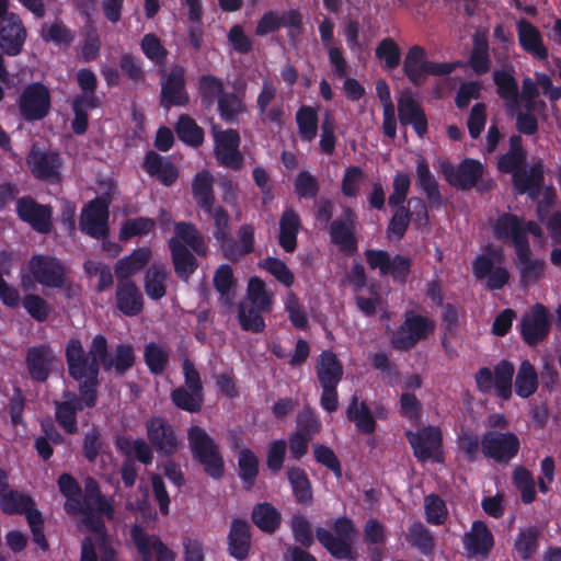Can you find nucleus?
Returning a JSON list of instances; mask_svg holds the SVG:
<instances>
[{"mask_svg":"<svg viewBox=\"0 0 561 561\" xmlns=\"http://www.w3.org/2000/svg\"><path fill=\"white\" fill-rule=\"evenodd\" d=\"M115 306L122 314L130 318L144 311V295L135 282L117 280Z\"/></svg>","mask_w":561,"mask_h":561,"instance_id":"28","label":"nucleus"},{"mask_svg":"<svg viewBox=\"0 0 561 561\" xmlns=\"http://www.w3.org/2000/svg\"><path fill=\"white\" fill-rule=\"evenodd\" d=\"M34 279L49 288H61L66 283V272L60 261L53 256L37 254L28 263Z\"/></svg>","mask_w":561,"mask_h":561,"instance_id":"23","label":"nucleus"},{"mask_svg":"<svg viewBox=\"0 0 561 561\" xmlns=\"http://www.w3.org/2000/svg\"><path fill=\"white\" fill-rule=\"evenodd\" d=\"M15 213L18 218L27 224L34 231L48 234L53 230V207L41 204L31 195L16 199Z\"/></svg>","mask_w":561,"mask_h":561,"instance_id":"17","label":"nucleus"},{"mask_svg":"<svg viewBox=\"0 0 561 561\" xmlns=\"http://www.w3.org/2000/svg\"><path fill=\"white\" fill-rule=\"evenodd\" d=\"M301 228L299 214L287 207L279 218L278 244L286 253H293L297 249V237Z\"/></svg>","mask_w":561,"mask_h":561,"instance_id":"38","label":"nucleus"},{"mask_svg":"<svg viewBox=\"0 0 561 561\" xmlns=\"http://www.w3.org/2000/svg\"><path fill=\"white\" fill-rule=\"evenodd\" d=\"M110 204L106 197H95L85 204L81 211L80 230L98 240L107 238Z\"/></svg>","mask_w":561,"mask_h":561,"instance_id":"16","label":"nucleus"},{"mask_svg":"<svg viewBox=\"0 0 561 561\" xmlns=\"http://www.w3.org/2000/svg\"><path fill=\"white\" fill-rule=\"evenodd\" d=\"M252 548V533L248 520L233 518L227 536V551L238 561L249 558Z\"/></svg>","mask_w":561,"mask_h":561,"instance_id":"26","label":"nucleus"},{"mask_svg":"<svg viewBox=\"0 0 561 561\" xmlns=\"http://www.w3.org/2000/svg\"><path fill=\"white\" fill-rule=\"evenodd\" d=\"M286 477L296 503L302 506L311 505L313 490L306 470L299 466H290L286 470Z\"/></svg>","mask_w":561,"mask_h":561,"instance_id":"41","label":"nucleus"},{"mask_svg":"<svg viewBox=\"0 0 561 561\" xmlns=\"http://www.w3.org/2000/svg\"><path fill=\"white\" fill-rule=\"evenodd\" d=\"M398 117L401 125H411L420 138H423L428 130L426 114L411 95H404L399 99Z\"/></svg>","mask_w":561,"mask_h":561,"instance_id":"32","label":"nucleus"},{"mask_svg":"<svg viewBox=\"0 0 561 561\" xmlns=\"http://www.w3.org/2000/svg\"><path fill=\"white\" fill-rule=\"evenodd\" d=\"M493 82L496 87V93L505 103L510 114L519 108V88L513 70H494Z\"/></svg>","mask_w":561,"mask_h":561,"instance_id":"36","label":"nucleus"},{"mask_svg":"<svg viewBox=\"0 0 561 561\" xmlns=\"http://www.w3.org/2000/svg\"><path fill=\"white\" fill-rule=\"evenodd\" d=\"M512 182L517 194H528L531 201H536L545 183L543 162L538 160L528 170L523 169L519 172H515Z\"/></svg>","mask_w":561,"mask_h":561,"instance_id":"29","label":"nucleus"},{"mask_svg":"<svg viewBox=\"0 0 561 561\" xmlns=\"http://www.w3.org/2000/svg\"><path fill=\"white\" fill-rule=\"evenodd\" d=\"M185 68L181 65L172 66L160 79V106L170 110L173 106H186L190 95L186 90Z\"/></svg>","mask_w":561,"mask_h":561,"instance_id":"18","label":"nucleus"},{"mask_svg":"<svg viewBox=\"0 0 561 561\" xmlns=\"http://www.w3.org/2000/svg\"><path fill=\"white\" fill-rule=\"evenodd\" d=\"M456 68L451 62H435L426 59V51L420 45L409 48L403 60V72L409 81L421 87L426 76H448Z\"/></svg>","mask_w":561,"mask_h":561,"instance_id":"7","label":"nucleus"},{"mask_svg":"<svg viewBox=\"0 0 561 561\" xmlns=\"http://www.w3.org/2000/svg\"><path fill=\"white\" fill-rule=\"evenodd\" d=\"M26 30L16 13H10L0 23V48L8 56L21 54L26 41Z\"/></svg>","mask_w":561,"mask_h":561,"instance_id":"24","label":"nucleus"},{"mask_svg":"<svg viewBox=\"0 0 561 561\" xmlns=\"http://www.w3.org/2000/svg\"><path fill=\"white\" fill-rule=\"evenodd\" d=\"M489 44L485 37L476 35L473 37V48L469 57V66L478 75L482 76L490 70Z\"/></svg>","mask_w":561,"mask_h":561,"instance_id":"64","label":"nucleus"},{"mask_svg":"<svg viewBox=\"0 0 561 561\" xmlns=\"http://www.w3.org/2000/svg\"><path fill=\"white\" fill-rule=\"evenodd\" d=\"M224 81L211 75H202L197 81V95L204 110L210 111L225 93Z\"/></svg>","mask_w":561,"mask_h":561,"instance_id":"44","label":"nucleus"},{"mask_svg":"<svg viewBox=\"0 0 561 561\" xmlns=\"http://www.w3.org/2000/svg\"><path fill=\"white\" fill-rule=\"evenodd\" d=\"M65 357L68 375L73 380L92 378L91 369L95 373V388H99L100 368L104 371H115L123 376L131 369L136 362L134 346L130 343H119L114 348V354L108 352V343L104 335L96 334L91 342L89 356L78 339H70L65 348Z\"/></svg>","mask_w":561,"mask_h":561,"instance_id":"1","label":"nucleus"},{"mask_svg":"<svg viewBox=\"0 0 561 561\" xmlns=\"http://www.w3.org/2000/svg\"><path fill=\"white\" fill-rule=\"evenodd\" d=\"M130 539L140 561H174L175 553L156 535H150L139 524L130 528Z\"/></svg>","mask_w":561,"mask_h":561,"instance_id":"20","label":"nucleus"},{"mask_svg":"<svg viewBox=\"0 0 561 561\" xmlns=\"http://www.w3.org/2000/svg\"><path fill=\"white\" fill-rule=\"evenodd\" d=\"M175 275L187 280L198 268L195 256L205 257L208 245L195 224L191 221L174 222V237L168 241Z\"/></svg>","mask_w":561,"mask_h":561,"instance_id":"2","label":"nucleus"},{"mask_svg":"<svg viewBox=\"0 0 561 561\" xmlns=\"http://www.w3.org/2000/svg\"><path fill=\"white\" fill-rule=\"evenodd\" d=\"M213 284L219 294L220 305L231 306L234 298L236 279L233 270L229 264H221L217 267L213 277Z\"/></svg>","mask_w":561,"mask_h":561,"instance_id":"51","label":"nucleus"},{"mask_svg":"<svg viewBox=\"0 0 561 561\" xmlns=\"http://www.w3.org/2000/svg\"><path fill=\"white\" fill-rule=\"evenodd\" d=\"M188 449L193 460L204 473L213 480H221L225 476V459L219 444L199 425H191L186 431Z\"/></svg>","mask_w":561,"mask_h":561,"instance_id":"4","label":"nucleus"},{"mask_svg":"<svg viewBox=\"0 0 561 561\" xmlns=\"http://www.w3.org/2000/svg\"><path fill=\"white\" fill-rule=\"evenodd\" d=\"M520 336L529 346L543 342L551 330V314L547 307L536 302L520 319Z\"/></svg>","mask_w":561,"mask_h":561,"instance_id":"21","label":"nucleus"},{"mask_svg":"<svg viewBox=\"0 0 561 561\" xmlns=\"http://www.w3.org/2000/svg\"><path fill=\"white\" fill-rule=\"evenodd\" d=\"M346 417L356 425L362 434L370 435L376 431L377 423L371 410L365 401L359 402L355 394L347 405Z\"/></svg>","mask_w":561,"mask_h":561,"instance_id":"43","label":"nucleus"},{"mask_svg":"<svg viewBox=\"0 0 561 561\" xmlns=\"http://www.w3.org/2000/svg\"><path fill=\"white\" fill-rule=\"evenodd\" d=\"M0 508L7 515H25L26 519L31 512L38 511L32 496L16 490H7L0 495Z\"/></svg>","mask_w":561,"mask_h":561,"instance_id":"45","label":"nucleus"},{"mask_svg":"<svg viewBox=\"0 0 561 561\" xmlns=\"http://www.w3.org/2000/svg\"><path fill=\"white\" fill-rule=\"evenodd\" d=\"M83 44L80 49V58L84 62H91L99 58L102 42L94 23L89 20L83 27Z\"/></svg>","mask_w":561,"mask_h":561,"instance_id":"63","label":"nucleus"},{"mask_svg":"<svg viewBox=\"0 0 561 561\" xmlns=\"http://www.w3.org/2000/svg\"><path fill=\"white\" fill-rule=\"evenodd\" d=\"M151 259V250L147 247L135 249L129 255L119 259L114 265L117 280L134 282L131 276L144 270Z\"/></svg>","mask_w":561,"mask_h":561,"instance_id":"39","label":"nucleus"},{"mask_svg":"<svg viewBox=\"0 0 561 561\" xmlns=\"http://www.w3.org/2000/svg\"><path fill=\"white\" fill-rule=\"evenodd\" d=\"M170 399L176 409L194 414L202 411L205 393L201 390L179 386L171 391Z\"/></svg>","mask_w":561,"mask_h":561,"instance_id":"49","label":"nucleus"},{"mask_svg":"<svg viewBox=\"0 0 561 561\" xmlns=\"http://www.w3.org/2000/svg\"><path fill=\"white\" fill-rule=\"evenodd\" d=\"M214 154L217 162L232 171H240L244 165V156L240 151L241 137L237 129L213 130Z\"/></svg>","mask_w":561,"mask_h":561,"instance_id":"15","label":"nucleus"},{"mask_svg":"<svg viewBox=\"0 0 561 561\" xmlns=\"http://www.w3.org/2000/svg\"><path fill=\"white\" fill-rule=\"evenodd\" d=\"M156 225V220L150 217L126 219L119 229L118 239L126 242L134 237L147 236L154 230Z\"/></svg>","mask_w":561,"mask_h":561,"instance_id":"62","label":"nucleus"},{"mask_svg":"<svg viewBox=\"0 0 561 561\" xmlns=\"http://www.w3.org/2000/svg\"><path fill=\"white\" fill-rule=\"evenodd\" d=\"M333 535L329 529L317 527L314 535L319 543L336 560L354 561L357 557L353 549V537L356 533L353 520L346 516L334 520Z\"/></svg>","mask_w":561,"mask_h":561,"instance_id":"5","label":"nucleus"},{"mask_svg":"<svg viewBox=\"0 0 561 561\" xmlns=\"http://www.w3.org/2000/svg\"><path fill=\"white\" fill-rule=\"evenodd\" d=\"M260 473V461L250 448H242L238 454V477L245 490H252Z\"/></svg>","mask_w":561,"mask_h":561,"instance_id":"50","label":"nucleus"},{"mask_svg":"<svg viewBox=\"0 0 561 561\" xmlns=\"http://www.w3.org/2000/svg\"><path fill=\"white\" fill-rule=\"evenodd\" d=\"M540 531L537 527L530 526L519 529L515 541L514 549L523 561L530 560L539 548Z\"/></svg>","mask_w":561,"mask_h":561,"instance_id":"59","label":"nucleus"},{"mask_svg":"<svg viewBox=\"0 0 561 561\" xmlns=\"http://www.w3.org/2000/svg\"><path fill=\"white\" fill-rule=\"evenodd\" d=\"M320 38L323 46L327 48L330 65L334 75L337 78H345L347 76V62L343 55L341 46H333L334 37V23L330 18H324L319 24Z\"/></svg>","mask_w":561,"mask_h":561,"instance_id":"33","label":"nucleus"},{"mask_svg":"<svg viewBox=\"0 0 561 561\" xmlns=\"http://www.w3.org/2000/svg\"><path fill=\"white\" fill-rule=\"evenodd\" d=\"M21 117L25 122L44 119L51 107L49 89L42 82H33L26 85L18 100Z\"/></svg>","mask_w":561,"mask_h":561,"instance_id":"13","label":"nucleus"},{"mask_svg":"<svg viewBox=\"0 0 561 561\" xmlns=\"http://www.w3.org/2000/svg\"><path fill=\"white\" fill-rule=\"evenodd\" d=\"M251 519L261 531L272 535L282 524V514L271 503L262 502L253 506Z\"/></svg>","mask_w":561,"mask_h":561,"instance_id":"46","label":"nucleus"},{"mask_svg":"<svg viewBox=\"0 0 561 561\" xmlns=\"http://www.w3.org/2000/svg\"><path fill=\"white\" fill-rule=\"evenodd\" d=\"M142 54L159 68L167 64L169 51L154 33H147L140 41Z\"/></svg>","mask_w":561,"mask_h":561,"instance_id":"61","label":"nucleus"},{"mask_svg":"<svg viewBox=\"0 0 561 561\" xmlns=\"http://www.w3.org/2000/svg\"><path fill=\"white\" fill-rule=\"evenodd\" d=\"M443 174L448 184L457 190L467 191L474 187L483 175V165L474 159H463L457 167L444 162Z\"/></svg>","mask_w":561,"mask_h":561,"instance_id":"22","label":"nucleus"},{"mask_svg":"<svg viewBox=\"0 0 561 561\" xmlns=\"http://www.w3.org/2000/svg\"><path fill=\"white\" fill-rule=\"evenodd\" d=\"M168 272L162 263H153L147 271L144 278V288L147 296L152 300H160L167 294Z\"/></svg>","mask_w":561,"mask_h":561,"instance_id":"52","label":"nucleus"},{"mask_svg":"<svg viewBox=\"0 0 561 561\" xmlns=\"http://www.w3.org/2000/svg\"><path fill=\"white\" fill-rule=\"evenodd\" d=\"M192 194L202 210H209L215 204L214 180L208 171L196 173L192 182Z\"/></svg>","mask_w":561,"mask_h":561,"instance_id":"53","label":"nucleus"},{"mask_svg":"<svg viewBox=\"0 0 561 561\" xmlns=\"http://www.w3.org/2000/svg\"><path fill=\"white\" fill-rule=\"evenodd\" d=\"M408 542L422 554L430 556L435 548V539L430 529L420 520L413 522L407 535Z\"/></svg>","mask_w":561,"mask_h":561,"instance_id":"60","label":"nucleus"},{"mask_svg":"<svg viewBox=\"0 0 561 561\" xmlns=\"http://www.w3.org/2000/svg\"><path fill=\"white\" fill-rule=\"evenodd\" d=\"M26 164L34 179L50 183L61 180L62 159L56 151L42 150L33 145L26 156Z\"/></svg>","mask_w":561,"mask_h":561,"instance_id":"19","label":"nucleus"},{"mask_svg":"<svg viewBox=\"0 0 561 561\" xmlns=\"http://www.w3.org/2000/svg\"><path fill=\"white\" fill-rule=\"evenodd\" d=\"M146 435L152 449L162 457L174 456L182 447V439L173 424L165 417L153 415L145 423Z\"/></svg>","mask_w":561,"mask_h":561,"instance_id":"9","label":"nucleus"},{"mask_svg":"<svg viewBox=\"0 0 561 561\" xmlns=\"http://www.w3.org/2000/svg\"><path fill=\"white\" fill-rule=\"evenodd\" d=\"M415 172L416 186L426 195L431 207L439 208L443 206L444 199L439 192V184L423 157L417 159Z\"/></svg>","mask_w":561,"mask_h":561,"instance_id":"40","label":"nucleus"},{"mask_svg":"<svg viewBox=\"0 0 561 561\" xmlns=\"http://www.w3.org/2000/svg\"><path fill=\"white\" fill-rule=\"evenodd\" d=\"M515 393L523 399L533 396L538 389V374L529 360H524L515 378Z\"/></svg>","mask_w":561,"mask_h":561,"instance_id":"56","label":"nucleus"},{"mask_svg":"<svg viewBox=\"0 0 561 561\" xmlns=\"http://www.w3.org/2000/svg\"><path fill=\"white\" fill-rule=\"evenodd\" d=\"M520 284L526 287L537 283L545 274L546 262L543 259H534L530 244L527 243L515 250Z\"/></svg>","mask_w":561,"mask_h":561,"instance_id":"34","label":"nucleus"},{"mask_svg":"<svg viewBox=\"0 0 561 561\" xmlns=\"http://www.w3.org/2000/svg\"><path fill=\"white\" fill-rule=\"evenodd\" d=\"M434 322L428 318L409 311L405 313L404 321L392 333L390 339L391 346L399 352L410 351L420 341L427 339L434 331Z\"/></svg>","mask_w":561,"mask_h":561,"instance_id":"8","label":"nucleus"},{"mask_svg":"<svg viewBox=\"0 0 561 561\" xmlns=\"http://www.w3.org/2000/svg\"><path fill=\"white\" fill-rule=\"evenodd\" d=\"M492 230L495 239L511 240L515 250L529 243L526 230L524 229V219L515 214H501L493 224Z\"/></svg>","mask_w":561,"mask_h":561,"instance_id":"27","label":"nucleus"},{"mask_svg":"<svg viewBox=\"0 0 561 561\" xmlns=\"http://www.w3.org/2000/svg\"><path fill=\"white\" fill-rule=\"evenodd\" d=\"M314 369L320 386H339L344 374L341 360L331 350L319 354Z\"/></svg>","mask_w":561,"mask_h":561,"instance_id":"35","label":"nucleus"},{"mask_svg":"<svg viewBox=\"0 0 561 561\" xmlns=\"http://www.w3.org/2000/svg\"><path fill=\"white\" fill-rule=\"evenodd\" d=\"M144 362L153 376L162 375L170 362V352L156 342H149L144 347Z\"/></svg>","mask_w":561,"mask_h":561,"instance_id":"57","label":"nucleus"},{"mask_svg":"<svg viewBox=\"0 0 561 561\" xmlns=\"http://www.w3.org/2000/svg\"><path fill=\"white\" fill-rule=\"evenodd\" d=\"M517 35L520 47L537 59L545 60L549 56L548 48L542 42L540 31L528 20L517 22Z\"/></svg>","mask_w":561,"mask_h":561,"instance_id":"37","label":"nucleus"},{"mask_svg":"<svg viewBox=\"0 0 561 561\" xmlns=\"http://www.w3.org/2000/svg\"><path fill=\"white\" fill-rule=\"evenodd\" d=\"M328 227L330 242L337 247L342 253L352 256L357 252V215L353 208L343 206L342 215L333 219Z\"/></svg>","mask_w":561,"mask_h":561,"instance_id":"12","label":"nucleus"},{"mask_svg":"<svg viewBox=\"0 0 561 561\" xmlns=\"http://www.w3.org/2000/svg\"><path fill=\"white\" fill-rule=\"evenodd\" d=\"M486 254H479L472 262V273L478 280H485L488 290H500L510 282L508 270L501 263L504 252L501 248L489 247Z\"/></svg>","mask_w":561,"mask_h":561,"instance_id":"6","label":"nucleus"},{"mask_svg":"<svg viewBox=\"0 0 561 561\" xmlns=\"http://www.w3.org/2000/svg\"><path fill=\"white\" fill-rule=\"evenodd\" d=\"M405 437L410 443L414 457L425 462L433 460L434 462L442 463L443 456V434L437 426H425L417 432L407 431Z\"/></svg>","mask_w":561,"mask_h":561,"instance_id":"14","label":"nucleus"},{"mask_svg":"<svg viewBox=\"0 0 561 561\" xmlns=\"http://www.w3.org/2000/svg\"><path fill=\"white\" fill-rule=\"evenodd\" d=\"M91 374L92 378L76 380L79 394L65 390L62 392V400L54 401L55 421L66 434H77L79 431L78 412L83 411L84 408L92 409L98 403L99 393L95 388V373L93 368Z\"/></svg>","mask_w":561,"mask_h":561,"instance_id":"3","label":"nucleus"},{"mask_svg":"<svg viewBox=\"0 0 561 561\" xmlns=\"http://www.w3.org/2000/svg\"><path fill=\"white\" fill-rule=\"evenodd\" d=\"M469 557H488L494 547V536L483 520H473L471 528L462 538Z\"/></svg>","mask_w":561,"mask_h":561,"instance_id":"31","label":"nucleus"},{"mask_svg":"<svg viewBox=\"0 0 561 561\" xmlns=\"http://www.w3.org/2000/svg\"><path fill=\"white\" fill-rule=\"evenodd\" d=\"M508 150L502 154L497 160V169L502 173L515 174L523 170L526 160L527 151L523 146V139L520 135H512L508 140Z\"/></svg>","mask_w":561,"mask_h":561,"instance_id":"42","label":"nucleus"},{"mask_svg":"<svg viewBox=\"0 0 561 561\" xmlns=\"http://www.w3.org/2000/svg\"><path fill=\"white\" fill-rule=\"evenodd\" d=\"M217 112L225 123L238 124L240 116L247 112L243 95L226 91L217 102Z\"/></svg>","mask_w":561,"mask_h":561,"instance_id":"48","label":"nucleus"},{"mask_svg":"<svg viewBox=\"0 0 561 561\" xmlns=\"http://www.w3.org/2000/svg\"><path fill=\"white\" fill-rule=\"evenodd\" d=\"M263 313L266 312L247 302H240L238 305V321L241 330L256 334L264 332L266 323Z\"/></svg>","mask_w":561,"mask_h":561,"instance_id":"58","label":"nucleus"},{"mask_svg":"<svg viewBox=\"0 0 561 561\" xmlns=\"http://www.w3.org/2000/svg\"><path fill=\"white\" fill-rule=\"evenodd\" d=\"M520 449V440L513 432L486 431L481 437V450L485 458L508 465Z\"/></svg>","mask_w":561,"mask_h":561,"instance_id":"11","label":"nucleus"},{"mask_svg":"<svg viewBox=\"0 0 561 561\" xmlns=\"http://www.w3.org/2000/svg\"><path fill=\"white\" fill-rule=\"evenodd\" d=\"M515 367L513 363L507 359H501L495 366L493 371L489 367H481L474 376L478 389L481 392H489L492 388L495 389L496 396L502 400H510L512 398V385Z\"/></svg>","mask_w":561,"mask_h":561,"instance_id":"10","label":"nucleus"},{"mask_svg":"<svg viewBox=\"0 0 561 561\" xmlns=\"http://www.w3.org/2000/svg\"><path fill=\"white\" fill-rule=\"evenodd\" d=\"M174 130L178 138L187 146L197 148L204 142V129L188 114L179 116Z\"/></svg>","mask_w":561,"mask_h":561,"instance_id":"54","label":"nucleus"},{"mask_svg":"<svg viewBox=\"0 0 561 561\" xmlns=\"http://www.w3.org/2000/svg\"><path fill=\"white\" fill-rule=\"evenodd\" d=\"M56 355L48 344L31 346L26 351L25 365L33 381L45 382L51 370Z\"/></svg>","mask_w":561,"mask_h":561,"instance_id":"25","label":"nucleus"},{"mask_svg":"<svg viewBox=\"0 0 561 561\" xmlns=\"http://www.w3.org/2000/svg\"><path fill=\"white\" fill-rule=\"evenodd\" d=\"M141 167L149 176L168 187L179 179V170L170 158L162 157L153 150L145 153Z\"/></svg>","mask_w":561,"mask_h":561,"instance_id":"30","label":"nucleus"},{"mask_svg":"<svg viewBox=\"0 0 561 561\" xmlns=\"http://www.w3.org/2000/svg\"><path fill=\"white\" fill-rule=\"evenodd\" d=\"M83 501L88 507H98V511L103 512L108 520L114 518L113 499L103 495L99 482L92 477L84 480Z\"/></svg>","mask_w":561,"mask_h":561,"instance_id":"47","label":"nucleus"},{"mask_svg":"<svg viewBox=\"0 0 561 561\" xmlns=\"http://www.w3.org/2000/svg\"><path fill=\"white\" fill-rule=\"evenodd\" d=\"M298 134L302 141L311 142L318 135L319 116L317 108L301 105L296 112Z\"/></svg>","mask_w":561,"mask_h":561,"instance_id":"55","label":"nucleus"}]
</instances>
